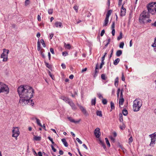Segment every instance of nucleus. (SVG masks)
<instances>
[{"mask_svg":"<svg viewBox=\"0 0 156 156\" xmlns=\"http://www.w3.org/2000/svg\"><path fill=\"white\" fill-rule=\"evenodd\" d=\"M119 85V77H117L115 80V85L116 87H117Z\"/></svg>","mask_w":156,"mask_h":156,"instance_id":"nucleus-15","label":"nucleus"},{"mask_svg":"<svg viewBox=\"0 0 156 156\" xmlns=\"http://www.w3.org/2000/svg\"><path fill=\"white\" fill-rule=\"evenodd\" d=\"M91 105H95L96 104V98H94V99H92L91 100Z\"/></svg>","mask_w":156,"mask_h":156,"instance_id":"nucleus-31","label":"nucleus"},{"mask_svg":"<svg viewBox=\"0 0 156 156\" xmlns=\"http://www.w3.org/2000/svg\"><path fill=\"white\" fill-rule=\"evenodd\" d=\"M98 64H97L96 65V67H95V73L96 74L98 72V71H97V69H98Z\"/></svg>","mask_w":156,"mask_h":156,"instance_id":"nucleus-40","label":"nucleus"},{"mask_svg":"<svg viewBox=\"0 0 156 156\" xmlns=\"http://www.w3.org/2000/svg\"><path fill=\"white\" fill-rule=\"evenodd\" d=\"M61 98L66 103H67L70 99L69 98L64 96L61 97Z\"/></svg>","mask_w":156,"mask_h":156,"instance_id":"nucleus-12","label":"nucleus"},{"mask_svg":"<svg viewBox=\"0 0 156 156\" xmlns=\"http://www.w3.org/2000/svg\"><path fill=\"white\" fill-rule=\"evenodd\" d=\"M155 45H156V37L155 38L154 43L151 45V46L152 47H154Z\"/></svg>","mask_w":156,"mask_h":156,"instance_id":"nucleus-44","label":"nucleus"},{"mask_svg":"<svg viewBox=\"0 0 156 156\" xmlns=\"http://www.w3.org/2000/svg\"><path fill=\"white\" fill-rule=\"evenodd\" d=\"M3 50V52L2 54L1 57L3 58V61L6 62L7 60L9 50L5 49H4Z\"/></svg>","mask_w":156,"mask_h":156,"instance_id":"nucleus-5","label":"nucleus"},{"mask_svg":"<svg viewBox=\"0 0 156 156\" xmlns=\"http://www.w3.org/2000/svg\"><path fill=\"white\" fill-rule=\"evenodd\" d=\"M123 114L125 116H126L128 114L127 111L126 109H123L122 111Z\"/></svg>","mask_w":156,"mask_h":156,"instance_id":"nucleus-30","label":"nucleus"},{"mask_svg":"<svg viewBox=\"0 0 156 156\" xmlns=\"http://www.w3.org/2000/svg\"><path fill=\"white\" fill-rule=\"evenodd\" d=\"M149 136L151 138V141L150 144V146H153L155 144L156 138L154 137H152V135H150Z\"/></svg>","mask_w":156,"mask_h":156,"instance_id":"nucleus-8","label":"nucleus"},{"mask_svg":"<svg viewBox=\"0 0 156 156\" xmlns=\"http://www.w3.org/2000/svg\"><path fill=\"white\" fill-rule=\"evenodd\" d=\"M48 12L49 14H52L53 13V9H48Z\"/></svg>","mask_w":156,"mask_h":156,"instance_id":"nucleus-41","label":"nucleus"},{"mask_svg":"<svg viewBox=\"0 0 156 156\" xmlns=\"http://www.w3.org/2000/svg\"><path fill=\"white\" fill-rule=\"evenodd\" d=\"M17 91L20 98L19 103L23 106L30 102L34 93V89L28 86H20L18 87Z\"/></svg>","mask_w":156,"mask_h":156,"instance_id":"nucleus-1","label":"nucleus"},{"mask_svg":"<svg viewBox=\"0 0 156 156\" xmlns=\"http://www.w3.org/2000/svg\"><path fill=\"white\" fill-rule=\"evenodd\" d=\"M148 11L144 10L140 14L139 17V21L141 23H150L151 20H147L149 17V13H151L152 15L156 14V2H152L148 4L147 6Z\"/></svg>","mask_w":156,"mask_h":156,"instance_id":"nucleus-2","label":"nucleus"},{"mask_svg":"<svg viewBox=\"0 0 156 156\" xmlns=\"http://www.w3.org/2000/svg\"><path fill=\"white\" fill-rule=\"evenodd\" d=\"M105 139L106 143L108 146V147H110V143L109 142V141L108 138H105Z\"/></svg>","mask_w":156,"mask_h":156,"instance_id":"nucleus-33","label":"nucleus"},{"mask_svg":"<svg viewBox=\"0 0 156 156\" xmlns=\"http://www.w3.org/2000/svg\"><path fill=\"white\" fill-rule=\"evenodd\" d=\"M107 101L106 99H102V103L104 105H106L107 104Z\"/></svg>","mask_w":156,"mask_h":156,"instance_id":"nucleus-37","label":"nucleus"},{"mask_svg":"<svg viewBox=\"0 0 156 156\" xmlns=\"http://www.w3.org/2000/svg\"><path fill=\"white\" fill-rule=\"evenodd\" d=\"M110 139L111 140H112V141H113V142H115V139L113 137H112V136H110Z\"/></svg>","mask_w":156,"mask_h":156,"instance_id":"nucleus-59","label":"nucleus"},{"mask_svg":"<svg viewBox=\"0 0 156 156\" xmlns=\"http://www.w3.org/2000/svg\"><path fill=\"white\" fill-rule=\"evenodd\" d=\"M73 102L70 99L69 101L67 103H68L70 105Z\"/></svg>","mask_w":156,"mask_h":156,"instance_id":"nucleus-49","label":"nucleus"},{"mask_svg":"<svg viewBox=\"0 0 156 156\" xmlns=\"http://www.w3.org/2000/svg\"><path fill=\"white\" fill-rule=\"evenodd\" d=\"M124 4V3L123 5H122L120 15L122 16H124L126 13V9L125 8H124L123 6Z\"/></svg>","mask_w":156,"mask_h":156,"instance_id":"nucleus-9","label":"nucleus"},{"mask_svg":"<svg viewBox=\"0 0 156 156\" xmlns=\"http://www.w3.org/2000/svg\"><path fill=\"white\" fill-rule=\"evenodd\" d=\"M44 63H45V66H46L48 68H50V67H51V66L49 64H48V63L46 62H44Z\"/></svg>","mask_w":156,"mask_h":156,"instance_id":"nucleus-42","label":"nucleus"},{"mask_svg":"<svg viewBox=\"0 0 156 156\" xmlns=\"http://www.w3.org/2000/svg\"><path fill=\"white\" fill-rule=\"evenodd\" d=\"M120 59L119 58H117L113 62V64L114 65H117L119 62Z\"/></svg>","mask_w":156,"mask_h":156,"instance_id":"nucleus-20","label":"nucleus"},{"mask_svg":"<svg viewBox=\"0 0 156 156\" xmlns=\"http://www.w3.org/2000/svg\"><path fill=\"white\" fill-rule=\"evenodd\" d=\"M64 46L65 48H66L68 49H70L71 48V45H70V44H66V43H65Z\"/></svg>","mask_w":156,"mask_h":156,"instance_id":"nucleus-22","label":"nucleus"},{"mask_svg":"<svg viewBox=\"0 0 156 156\" xmlns=\"http://www.w3.org/2000/svg\"><path fill=\"white\" fill-rule=\"evenodd\" d=\"M29 4V0H26L25 1V5H28Z\"/></svg>","mask_w":156,"mask_h":156,"instance_id":"nucleus-57","label":"nucleus"},{"mask_svg":"<svg viewBox=\"0 0 156 156\" xmlns=\"http://www.w3.org/2000/svg\"><path fill=\"white\" fill-rule=\"evenodd\" d=\"M105 31L104 30H103L101 31V34H100V35L101 36H102L105 33Z\"/></svg>","mask_w":156,"mask_h":156,"instance_id":"nucleus-50","label":"nucleus"},{"mask_svg":"<svg viewBox=\"0 0 156 156\" xmlns=\"http://www.w3.org/2000/svg\"><path fill=\"white\" fill-rule=\"evenodd\" d=\"M41 44H40V42L39 41V39H38V40L37 41V50L38 51H41Z\"/></svg>","mask_w":156,"mask_h":156,"instance_id":"nucleus-24","label":"nucleus"},{"mask_svg":"<svg viewBox=\"0 0 156 156\" xmlns=\"http://www.w3.org/2000/svg\"><path fill=\"white\" fill-rule=\"evenodd\" d=\"M41 42L42 44L44 47H45L46 45L45 44L44 42V40L43 39H41Z\"/></svg>","mask_w":156,"mask_h":156,"instance_id":"nucleus-36","label":"nucleus"},{"mask_svg":"<svg viewBox=\"0 0 156 156\" xmlns=\"http://www.w3.org/2000/svg\"><path fill=\"white\" fill-rule=\"evenodd\" d=\"M53 35H54V34L53 33H51V34L50 35V36H49L50 39H51L53 37Z\"/></svg>","mask_w":156,"mask_h":156,"instance_id":"nucleus-61","label":"nucleus"},{"mask_svg":"<svg viewBox=\"0 0 156 156\" xmlns=\"http://www.w3.org/2000/svg\"><path fill=\"white\" fill-rule=\"evenodd\" d=\"M101 79L102 80H106V77H105V74H102L101 75Z\"/></svg>","mask_w":156,"mask_h":156,"instance_id":"nucleus-39","label":"nucleus"},{"mask_svg":"<svg viewBox=\"0 0 156 156\" xmlns=\"http://www.w3.org/2000/svg\"><path fill=\"white\" fill-rule=\"evenodd\" d=\"M13 129L12 131V136L16 138V140H17V137L19 136L20 132L19 129L18 127L13 128Z\"/></svg>","mask_w":156,"mask_h":156,"instance_id":"nucleus-6","label":"nucleus"},{"mask_svg":"<svg viewBox=\"0 0 156 156\" xmlns=\"http://www.w3.org/2000/svg\"><path fill=\"white\" fill-rule=\"evenodd\" d=\"M124 45V43L123 42H121L119 44V47L120 48H123V46Z\"/></svg>","mask_w":156,"mask_h":156,"instance_id":"nucleus-35","label":"nucleus"},{"mask_svg":"<svg viewBox=\"0 0 156 156\" xmlns=\"http://www.w3.org/2000/svg\"><path fill=\"white\" fill-rule=\"evenodd\" d=\"M48 138L51 142V143L53 145L57 147H58V146L56 144H55V143L53 142V139L52 138H51L50 136H48Z\"/></svg>","mask_w":156,"mask_h":156,"instance_id":"nucleus-17","label":"nucleus"},{"mask_svg":"<svg viewBox=\"0 0 156 156\" xmlns=\"http://www.w3.org/2000/svg\"><path fill=\"white\" fill-rule=\"evenodd\" d=\"M104 64V62L101 61V63L100 64V69H101L102 67L103 66Z\"/></svg>","mask_w":156,"mask_h":156,"instance_id":"nucleus-47","label":"nucleus"},{"mask_svg":"<svg viewBox=\"0 0 156 156\" xmlns=\"http://www.w3.org/2000/svg\"><path fill=\"white\" fill-rule=\"evenodd\" d=\"M74 9L76 11V12H78V7L76 6H75L73 7Z\"/></svg>","mask_w":156,"mask_h":156,"instance_id":"nucleus-53","label":"nucleus"},{"mask_svg":"<svg viewBox=\"0 0 156 156\" xmlns=\"http://www.w3.org/2000/svg\"><path fill=\"white\" fill-rule=\"evenodd\" d=\"M100 129L99 128H97L94 131V134L97 138H99L100 136L101 133L100 132Z\"/></svg>","mask_w":156,"mask_h":156,"instance_id":"nucleus-7","label":"nucleus"},{"mask_svg":"<svg viewBox=\"0 0 156 156\" xmlns=\"http://www.w3.org/2000/svg\"><path fill=\"white\" fill-rule=\"evenodd\" d=\"M122 80L123 81H124L125 80V78L124 77L123 73H122Z\"/></svg>","mask_w":156,"mask_h":156,"instance_id":"nucleus-48","label":"nucleus"},{"mask_svg":"<svg viewBox=\"0 0 156 156\" xmlns=\"http://www.w3.org/2000/svg\"><path fill=\"white\" fill-rule=\"evenodd\" d=\"M119 121H120L123 123V119L122 118V115L121 114H119Z\"/></svg>","mask_w":156,"mask_h":156,"instance_id":"nucleus-28","label":"nucleus"},{"mask_svg":"<svg viewBox=\"0 0 156 156\" xmlns=\"http://www.w3.org/2000/svg\"><path fill=\"white\" fill-rule=\"evenodd\" d=\"M68 119L71 122H74L76 123H78L80 121V120L78 121H75L73 119H72L71 117H69L68 118Z\"/></svg>","mask_w":156,"mask_h":156,"instance_id":"nucleus-13","label":"nucleus"},{"mask_svg":"<svg viewBox=\"0 0 156 156\" xmlns=\"http://www.w3.org/2000/svg\"><path fill=\"white\" fill-rule=\"evenodd\" d=\"M78 106L79 108L81 111L83 113V114L85 115H87L88 114L87 113V111L86 109L82 106L78 105Z\"/></svg>","mask_w":156,"mask_h":156,"instance_id":"nucleus-10","label":"nucleus"},{"mask_svg":"<svg viewBox=\"0 0 156 156\" xmlns=\"http://www.w3.org/2000/svg\"><path fill=\"white\" fill-rule=\"evenodd\" d=\"M115 29L112 30V34L113 36H114L115 34Z\"/></svg>","mask_w":156,"mask_h":156,"instance_id":"nucleus-56","label":"nucleus"},{"mask_svg":"<svg viewBox=\"0 0 156 156\" xmlns=\"http://www.w3.org/2000/svg\"><path fill=\"white\" fill-rule=\"evenodd\" d=\"M61 66L62 67V68L64 69H65L66 68V65L64 63L62 64Z\"/></svg>","mask_w":156,"mask_h":156,"instance_id":"nucleus-52","label":"nucleus"},{"mask_svg":"<svg viewBox=\"0 0 156 156\" xmlns=\"http://www.w3.org/2000/svg\"><path fill=\"white\" fill-rule=\"evenodd\" d=\"M50 51H51V53L52 54H55L54 50L53 48H50Z\"/></svg>","mask_w":156,"mask_h":156,"instance_id":"nucleus-51","label":"nucleus"},{"mask_svg":"<svg viewBox=\"0 0 156 156\" xmlns=\"http://www.w3.org/2000/svg\"><path fill=\"white\" fill-rule=\"evenodd\" d=\"M108 22V19L106 18L104 20V22L103 24V26H107V24Z\"/></svg>","mask_w":156,"mask_h":156,"instance_id":"nucleus-19","label":"nucleus"},{"mask_svg":"<svg viewBox=\"0 0 156 156\" xmlns=\"http://www.w3.org/2000/svg\"><path fill=\"white\" fill-rule=\"evenodd\" d=\"M115 22H112V24L111 26V28L112 30H113V29H115Z\"/></svg>","mask_w":156,"mask_h":156,"instance_id":"nucleus-45","label":"nucleus"},{"mask_svg":"<svg viewBox=\"0 0 156 156\" xmlns=\"http://www.w3.org/2000/svg\"><path fill=\"white\" fill-rule=\"evenodd\" d=\"M49 75L50 76V77H51V78L53 80H54L53 78H54V76L51 74V72L50 71H49Z\"/></svg>","mask_w":156,"mask_h":156,"instance_id":"nucleus-54","label":"nucleus"},{"mask_svg":"<svg viewBox=\"0 0 156 156\" xmlns=\"http://www.w3.org/2000/svg\"><path fill=\"white\" fill-rule=\"evenodd\" d=\"M152 137H155L156 136V132L152 134Z\"/></svg>","mask_w":156,"mask_h":156,"instance_id":"nucleus-64","label":"nucleus"},{"mask_svg":"<svg viewBox=\"0 0 156 156\" xmlns=\"http://www.w3.org/2000/svg\"><path fill=\"white\" fill-rule=\"evenodd\" d=\"M62 54L63 56H65L68 55L67 52L66 51L63 52L62 53Z\"/></svg>","mask_w":156,"mask_h":156,"instance_id":"nucleus-43","label":"nucleus"},{"mask_svg":"<svg viewBox=\"0 0 156 156\" xmlns=\"http://www.w3.org/2000/svg\"><path fill=\"white\" fill-rule=\"evenodd\" d=\"M122 33L121 32L120 33V34L119 36L118 37H117V40L118 41L119 40H120L122 37Z\"/></svg>","mask_w":156,"mask_h":156,"instance_id":"nucleus-34","label":"nucleus"},{"mask_svg":"<svg viewBox=\"0 0 156 156\" xmlns=\"http://www.w3.org/2000/svg\"><path fill=\"white\" fill-rule=\"evenodd\" d=\"M55 25L56 27H63L62 23L61 22H56L55 23Z\"/></svg>","mask_w":156,"mask_h":156,"instance_id":"nucleus-11","label":"nucleus"},{"mask_svg":"<svg viewBox=\"0 0 156 156\" xmlns=\"http://www.w3.org/2000/svg\"><path fill=\"white\" fill-rule=\"evenodd\" d=\"M120 129L122 130H124L125 128V125L122 123V125H120Z\"/></svg>","mask_w":156,"mask_h":156,"instance_id":"nucleus-32","label":"nucleus"},{"mask_svg":"<svg viewBox=\"0 0 156 156\" xmlns=\"http://www.w3.org/2000/svg\"><path fill=\"white\" fill-rule=\"evenodd\" d=\"M120 92V89L119 88L118 89L117 92V97H118L119 96V93Z\"/></svg>","mask_w":156,"mask_h":156,"instance_id":"nucleus-55","label":"nucleus"},{"mask_svg":"<svg viewBox=\"0 0 156 156\" xmlns=\"http://www.w3.org/2000/svg\"><path fill=\"white\" fill-rule=\"evenodd\" d=\"M112 12V10H109L108 11L106 14V18L109 19V16L111 15Z\"/></svg>","mask_w":156,"mask_h":156,"instance_id":"nucleus-18","label":"nucleus"},{"mask_svg":"<svg viewBox=\"0 0 156 156\" xmlns=\"http://www.w3.org/2000/svg\"><path fill=\"white\" fill-rule=\"evenodd\" d=\"M124 102V99L123 98H120L119 100V103L120 105H122Z\"/></svg>","mask_w":156,"mask_h":156,"instance_id":"nucleus-23","label":"nucleus"},{"mask_svg":"<svg viewBox=\"0 0 156 156\" xmlns=\"http://www.w3.org/2000/svg\"><path fill=\"white\" fill-rule=\"evenodd\" d=\"M61 140L62 142L64 145L66 147H67L68 146V144L65 139L63 138Z\"/></svg>","mask_w":156,"mask_h":156,"instance_id":"nucleus-14","label":"nucleus"},{"mask_svg":"<svg viewBox=\"0 0 156 156\" xmlns=\"http://www.w3.org/2000/svg\"><path fill=\"white\" fill-rule=\"evenodd\" d=\"M142 106V101L140 100L136 99L133 102V108L134 112L139 111Z\"/></svg>","mask_w":156,"mask_h":156,"instance_id":"nucleus-3","label":"nucleus"},{"mask_svg":"<svg viewBox=\"0 0 156 156\" xmlns=\"http://www.w3.org/2000/svg\"><path fill=\"white\" fill-rule=\"evenodd\" d=\"M122 0H119L118 5L119 6H120L122 4Z\"/></svg>","mask_w":156,"mask_h":156,"instance_id":"nucleus-58","label":"nucleus"},{"mask_svg":"<svg viewBox=\"0 0 156 156\" xmlns=\"http://www.w3.org/2000/svg\"><path fill=\"white\" fill-rule=\"evenodd\" d=\"M122 53V51L121 50H118L116 52V55L118 57L120 56Z\"/></svg>","mask_w":156,"mask_h":156,"instance_id":"nucleus-16","label":"nucleus"},{"mask_svg":"<svg viewBox=\"0 0 156 156\" xmlns=\"http://www.w3.org/2000/svg\"><path fill=\"white\" fill-rule=\"evenodd\" d=\"M35 119L36 120V122H37V125L40 126H42V125L41 123L40 122V120L39 119H37V118H36Z\"/></svg>","mask_w":156,"mask_h":156,"instance_id":"nucleus-27","label":"nucleus"},{"mask_svg":"<svg viewBox=\"0 0 156 156\" xmlns=\"http://www.w3.org/2000/svg\"><path fill=\"white\" fill-rule=\"evenodd\" d=\"M98 95V97L100 99H101V98H103V97H102V96L101 94H99Z\"/></svg>","mask_w":156,"mask_h":156,"instance_id":"nucleus-60","label":"nucleus"},{"mask_svg":"<svg viewBox=\"0 0 156 156\" xmlns=\"http://www.w3.org/2000/svg\"><path fill=\"white\" fill-rule=\"evenodd\" d=\"M34 139L36 141H40L41 139V137L39 136H34Z\"/></svg>","mask_w":156,"mask_h":156,"instance_id":"nucleus-25","label":"nucleus"},{"mask_svg":"<svg viewBox=\"0 0 156 156\" xmlns=\"http://www.w3.org/2000/svg\"><path fill=\"white\" fill-rule=\"evenodd\" d=\"M133 141V138L132 136H131L129 139V143L130 144Z\"/></svg>","mask_w":156,"mask_h":156,"instance_id":"nucleus-38","label":"nucleus"},{"mask_svg":"<svg viewBox=\"0 0 156 156\" xmlns=\"http://www.w3.org/2000/svg\"><path fill=\"white\" fill-rule=\"evenodd\" d=\"M9 92V89L6 84L0 82V93H5L8 94Z\"/></svg>","mask_w":156,"mask_h":156,"instance_id":"nucleus-4","label":"nucleus"},{"mask_svg":"<svg viewBox=\"0 0 156 156\" xmlns=\"http://www.w3.org/2000/svg\"><path fill=\"white\" fill-rule=\"evenodd\" d=\"M38 155L39 156H42V154L41 151H39L38 153Z\"/></svg>","mask_w":156,"mask_h":156,"instance_id":"nucleus-63","label":"nucleus"},{"mask_svg":"<svg viewBox=\"0 0 156 156\" xmlns=\"http://www.w3.org/2000/svg\"><path fill=\"white\" fill-rule=\"evenodd\" d=\"M76 140L80 144H81L82 143V141L79 138H77Z\"/></svg>","mask_w":156,"mask_h":156,"instance_id":"nucleus-46","label":"nucleus"},{"mask_svg":"<svg viewBox=\"0 0 156 156\" xmlns=\"http://www.w3.org/2000/svg\"><path fill=\"white\" fill-rule=\"evenodd\" d=\"M74 77V76L73 75H71L69 76V78L71 79H73Z\"/></svg>","mask_w":156,"mask_h":156,"instance_id":"nucleus-62","label":"nucleus"},{"mask_svg":"<svg viewBox=\"0 0 156 156\" xmlns=\"http://www.w3.org/2000/svg\"><path fill=\"white\" fill-rule=\"evenodd\" d=\"M110 104H111V109L110 110V112L112 111V110L115 109V105L114 103L112 102L111 101L110 102Z\"/></svg>","mask_w":156,"mask_h":156,"instance_id":"nucleus-21","label":"nucleus"},{"mask_svg":"<svg viewBox=\"0 0 156 156\" xmlns=\"http://www.w3.org/2000/svg\"><path fill=\"white\" fill-rule=\"evenodd\" d=\"M70 106H71L72 109L75 110L76 109V107L73 102Z\"/></svg>","mask_w":156,"mask_h":156,"instance_id":"nucleus-26","label":"nucleus"},{"mask_svg":"<svg viewBox=\"0 0 156 156\" xmlns=\"http://www.w3.org/2000/svg\"><path fill=\"white\" fill-rule=\"evenodd\" d=\"M96 114L97 115L100 117H101L102 116V112L101 111H97L96 112Z\"/></svg>","mask_w":156,"mask_h":156,"instance_id":"nucleus-29","label":"nucleus"}]
</instances>
